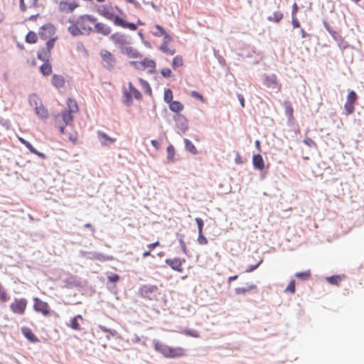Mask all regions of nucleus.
Masks as SVG:
<instances>
[{"label":"nucleus","mask_w":364,"mask_h":364,"mask_svg":"<svg viewBox=\"0 0 364 364\" xmlns=\"http://www.w3.org/2000/svg\"><path fill=\"white\" fill-rule=\"evenodd\" d=\"M94 255L95 256L92 255V258L94 259H97L101 262L111 261L114 259L113 256L112 255H105L97 252H95Z\"/></svg>","instance_id":"31"},{"label":"nucleus","mask_w":364,"mask_h":364,"mask_svg":"<svg viewBox=\"0 0 364 364\" xmlns=\"http://www.w3.org/2000/svg\"><path fill=\"white\" fill-rule=\"evenodd\" d=\"M25 41L27 43L29 44L36 43L38 41L37 34L33 31H28L26 36Z\"/></svg>","instance_id":"30"},{"label":"nucleus","mask_w":364,"mask_h":364,"mask_svg":"<svg viewBox=\"0 0 364 364\" xmlns=\"http://www.w3.org/2000/svg\"><path fill=\"white\" fill-rule=\"evenodd\" d=\"M37 58L43 63L50 62L51 58V52L47 51L45 48H42L41 50L37 53Z\"/></svg>","instance_id":"22"},{"label":"nucleus","mask_w":364,"mask_h":364,"mask_svg":"<svg viewBox=\"0 0 364 364\" xmlns=\"http://www.w3.org/2000/svg\"><path fill=\"white\" fill-rule=\"evenodd\" d=\"M159 49L164 53H166L168 55H173L174 53H175V50L173 49V50H171L169 49L168 47H167V44H165V43H162L160 47H159Z\"/></svg>","instance_id":"51"},{"label":"nucleus","mask_w":364,"mask_h":364,"mask_svg":"<svg viewBox=\"0 0 364 364\" xmlns=\"http://www.w3.org/2000/svg\"><path fill=\"white\" fill-rule=\"evenodd\" d=\"M124 95L126 98L125 101H124V104L127 106H131L133 103V100H132V97L130 93L128 92L127 91H124Z\"/></svg>","instance_id":"54"},{"label":"nucleus","mask_w":364,"mask_h":364,"mask_svg":"<svg viewBox=\"0 0 364 364\" xmlns=\"http://www.w3.org/2000/svg\"><path fill=\"white\" fill-rule=\"evenodd\" d=\"M164 100L166 103L169 104L173 100V92L171 89L167 88L164 90Z\"/></svg>","instance_id":"41"},{"label":"nucleus","mask_w":364,"mask_h":364,"mask_svg":"<svg viewBox=\"0 0 364 364\" xmlns=\"http://www.w3.org/2000/svg\"><path fill=\"white\" fill-rule=\"evenodd\" d=\"M95 31L97 33H101L104 36H107L111 33L112 29L109 26H107L106 24L98 22L95 23Z\"/></svg>","instance_id":"17"},{"label":"nucleus","mask_w":364,"mask_h":364,"mask_svg":"<svg viewBox=\"0 0 364 364\" xmlns=\"http://www.w3.org/2000/svg\"><path fill=\"white\" fill-rule=\"evenodd\" d=\"M257 288V286L255 284H246V286L244 287H237L235 289V294L237 295H241V294H245L247 292L253 290Z\"/></svg>","instance_id":"23"},{"label":"nucleus","mask_w":364,"mask_h":364,"mask_svg":"<svg viewBox=\"0 0 364 364\" xmlns=\"http://www.w3.org/2000/svg\"><path fill=\"white\" fill-rule=\"evenodd\" d=\"M166 151H167V161L168 162H170V163H174L176 159H175V149H174V146L172 145V144H169L168 146H167V149H166Z\"/></svg>","instance_id":"29"},{"label":"nucleus","mask_w":364,"mask_h":364,"mask_svg":"<svg viewBox=\"0 0 364 364\" xmlns=\"http://www.w3.org/2000/svg\"><path fill=\"white\" fill-rule=\"evenodd\" d=\"M185 334L187 336L193 337V338L199 337V333L196 331L193 330V329H186Z\"/></svg>","instance_id":"64"},{"label":"nucleus","mask_w":364,"mask_h":364,"mask_svg":"<svg viewBox=\"0 0 364 364\" xmlns=\"http://www.w3.org/2000/svg\"><path fill=\"white\" fill-rule=\"evenodd\" d=\"M157 290L158 287L156 285L144 284L139 287V294L143 298L152 300Z\"/></svg>","instance_id":"6"},{"label":"nucleus","mask_w":364,"mask_h":364,"mask_svg":"<svg viewBox=\"0 0 364 364\" xmlns=\"http://www.w3.org/2000/svg\"><path fill=\"white\" fill-rule=\"evenodd\" d=\"M9 296L4 287L0 283V301L5 303L9 300Z\"/></svg>","instance_id":"47"},{"label":"nucleus","mask_w":364,"mask_h":364,"mask_svg":"<svg viewBox=\"0 0 364 364\" xmlns=\"http://www.w3.org/2000/svg\"><path fill=\"white\" fill-rule=\"evenodd\" d=\"M78 282L76 280L75 277L73 276H70L67 278L65 280V286L68 288H72L73 287L78 286Z\"/></svg>","instance_id":"43"},{"label":"nucleus","mask_w":364,"mask_h":364,"mask_svg":"<svg viewBox=\"0 0 364 364\" xmlns=\"http://www.w3.org/2000/svg\"><path fill=\"white\" fill-rule=\"evenodd\" d=\"M28 102H29L30 105L31 107H34V109L39 107L41 104H42L41 99L35 93H33L29 96Z\"/></svg>","instance_id":"28"},{"label":"nucleus","mask_w":364,"mask_h":364,"mask_svg":"<svg viewBox=\"0 0 364 364\" xmlns=\"http://www.w3.org/2000/svg\"><path fill=\"white\" fill-rule=\"evenodd\" d=\"M173 119L175 121L176 127L180 131H181L183 133H185L188 130V121L183 115L181 114H176L174 115Z\"/></svg>","instance_id":"10"},{"label":"nucleus","mask_w":364,"mask_h":364,"mask_svg":"<svg viewBox=\"0 0 364 364\" xmlns=\"http://www.w3.org/2000/svg\"><path fill=\"white\" fill-rule=\"evenodd\" d=\"M153 343L155 350L161 353L165 358H178L184 355V350L181 347H170L156 340H154Z\"/></svg>","instance_id":"1"},{"label":"nucleus","mask_w":364,"mask_h":364,"mask_svg":"<svg viewBox=\"0 0 364 364\" xmlns=\"http://www.w3.org/2000/svg\"><path fill=\"white\" fill-rule=\"evenodd\" d=\"M73 112L67 109H63L61 111L60 115L55 117V123H57L59 118L63 121L65 125H69L70 122L73 121Z\"/></svg>","instance_id":"12"},{"label":"nucleus","mask_w":364,"mask_h":364,"mask_svg":"<svg viewBox=\"0 0 364 364\" xmlns=\"http://www.w3.org/2000/svg\"><path fill=\"white\" fill-rule=\"evenodd\" d=\"M140 65H142L143 70L146 68H156V62L149 58H144L140 62Z\"/></svg>","instance_id":"38"},{"label":"nucleus","mask_w":364,"mask_h":364,"mask_svg":"<svg viewBox=\"0 0 364 364\" xmlns=\"http://www.w3.org/2000/svg\"><path fill=\"white\" fill-rule=\"evenodd\" d=\"M18 140L22 144H23L32 153V151H33V149L35 148L33 146V145L28 141L26 140L25 139H23L22 137H19Z\"/></svg>","instance_id":"52"},{"label":"nucleus","mask_w":364,"mask_h":364,"mask_svg":"<svg viewBox=\"0 0 364 364\" xmlns=\"http://www.w3.org/2000/svg\"><path fill=\"white\" fill-rule=\"evenodd\" d=\"M85 18L91 23H95L97 21V18L95 16H93L92 15H89V14H85L80 17V20H81V21H82Z\"/></svg>","instance_id":"63"},{"label":"nucleus","mask_w":364,"mask_h":364,"mask_svg":"<svg viewBox=\"0 0 364 364\" xmlns=\"http://www.w3.org/2000/svg\"><path fill=\"white\" fill-rule=\"evenodd\" d=\"M183 63L182 57L181 55H176L173 58L171 65L173 69L176 70L177 68L182 66Z\"/></svg>","instance_id":"40"},{"label":"nucleus","mask_w":364,"mask_h":364,"mask_svg":"<svg viewBox=\"0 0 364 364\" xmlns=\"http://www.w3.org/2000/svg\"><path fill=\"white\" fill-rule=\"evenodd\" d=\"M79 320H83V318L80 314H77L75 317L72 318L68 326L75 331H80L81 328L79 323Z\"/></svg>","instance_id":"21"},{"label":"nucleus","mask_w":364,"mask_h":364,"mask_svg":"<svg viewBox=\"0 0 364 364\" xmlns=\"http://www.w3.org/2000/svg\"><path fill=\"white\" fill-rule=\"evenodd\" d=\"M102 66L108 70H112L116 65V58L107 50H102L100 52Z\"/></svg>","instance_id":"3"},{"label":"nucleus","mask_w":364,"mask_h":364,"mask_svg":"<svg viewBox=\"0 0 364 364\" xmlns=\"http://www.w3.org/2000/svg\"><path fill=\"white\" fill-rule=\"evenodd\" d=\"M156 28L159 31V32H154L153 34L155 36H161L166 33L164 28L159 24L155 26Z\"/></svg>","instance_id":"55"},{"label":"nucleus","mask_w":364,"mask_h":364,"mask_svg":"<svg viewBox=\"0 0 364 364\" xmlns=\"http://www.w3.org/2000/svg\"><path fill=\"white\" fill-rule=\"evenodd\" d=\"M184 144L186 151H189L192 154H196L198 153L197 149L191 140L184 139Z\"/></svg>","instance_id":"33"},{"label":"nucleus","mask_w":364,"mask_h":364,"mask_svg":"<svg viewBox=\"0 0 364 364\" xmlns=\"http://www.w3.org/2000/svg\"><path fill=\"white\" fill-rule=\"evenodd\" d=\"M165 262L171 267L173 270L178 272H183L182 260L180 258L166 259Z\"/></svg>","instance_id":"13"},{"label":"nucleus","mask_w":364,"mask_h":364,"mask_svg":"<svg viewBox=\"0 0 364 364\" xmlns=\"http://www.w3.org/2000/svg\"><path fill=\"white\" fill-rule=\"evenodd\" d=\"M22 334L24 337L31 343H38L39 339L38 337L33 333L32 330L28 327H22L21 328Z\"/></svg>","instance_id":"14"},{"label":"nucleus","mask_w":364,"mask_h":364,"mask_svg":"<svg viewBox=\"0 0 364 364\" xmlns=\"http://www.w3.org/2000/svg\"><path fill=\"white\" fill-rule=\"evenodd\" d=\"M191 96L193 98L199 100L201 102H204L203 96L200 93H199L198 92H197L196 90H193L191 92Z\"/></svg>","instance_id":"62"},{"label":"nucleus","mask_w":364,"mask_h":364,"mask_svg":"<svg viewBox=\"0 0 364 364\" xmlns=\"http://www.w3.org/2000/svg\"><path fill=\"white\" fill-rule=\"evenodd\" d=\"M98 139L102 145H108L115 141V139L110 137L103 132H97Z\"/></svg>","instance_id":"19"},{"label":"nucleus","mask_w":364,"mask_h":364,"mask_svg":"<svg viewBox=\"0 0 364 364\" xmlns=\"http://www.w3.org/2000/svg\"><path fill=\"white\" fill-rule=\"evenodd\" d=\"M110 20L113 21L114 24L115 26H120L124 28L127 21L120 17L119 16L114 14V16H112Z\"/></svg>","instance_id":"34"},{"label":"nucleus","mask_w":364,"mask_h":364,"mask_svg":"<svg viewBox=\"0 0 364 364\" xmlns=\"http://www.w3.org/2000/svg\"><path fill=\"white\" fill-rule=\"evenodd\" d=\"M354 104L355 103L350 102L348 101L346 102V103L344 105V107H345L346 112L348 114H350L354 112V110H355Z\"/></svg>","instance_id":"50"},{"label":"nucleus","mask_w":364,"mask_h":364,"mask_svg":"<svg viewBox=\"0 0 364 364\" xmlns=\"http://www.w3.org/2000/svg\"><path fill=\"white\" fill-rule=\"evenodd\" d=\"M129 92L134 95V97L137 100H140L142 98L141 93L133 85L132 82H129Z\"/></svg>","instance_id":"35"},{"label":"nucleus","mask_w":364,"mask_h":364,"mask_svg":"<svg viewBox=\"0 0 364 364\" xmlns=\"http://www.w3.org/2000/svg\"><path fill=\"white\" fill-rule=\"evenodd\" d=\"M139 81L141 85L142 86L143 89L144 90V92L148 95H151L152 91L149 82L142 78H139Z\"/></svg>","instance_id":"42"},{"label":"nucleus","mask_w":364,"mask_h":364,"mask_svg":"<svg viewBox=\"0 0 364 364\" xmlns=\"http://www.w3.org/2000/svg\"><path fill=\"white\" fill-rule=\"evenodd\" d=\"M27 304L28 301L25 298H15L14 301L10 304V309L14 314L22 315L25 313Z\"/></svg>","instance_id":"5"},{"label":"nucleus","mask_w":364,"mask_h":364,"mask_svg":"<svg viewBox=\"0 0 364 364\" xmlns=\"http://www.w3.org/2000/svg\"><path fill=\"white\" fill-rule=\"evenodd\" d=\"M285 292H289L291 294H294L296 291V281L294 279H291L288 286L285 289Z\"/></svg>","instance_id":"46"},{"label":"nucleus","mask_w":364,"mask_h":364,"mask_svg":"<svg viewBox=\"0 0 364 364\" xmlns=\"http://www.w3.org/2000/svg\"><path fill=\"white\" fill-rule=\"evenodd\" d=\"M326 281L333 285H338L341 281V277L340 275H333L326 277Z\"/></svg>","instance_id":"44"},{"label":"nucleus","mask_w":364,"mask_h":364,"mask_svg":"<svg viewBox=\"0 0 364 364\" xmlns=\"http://www.w3.org/2000/svg\"><path fill=\"white\" fill-rule=\"evenodd\" d=\"M95 252H87V251L80 250L79 251V256L81 257H83V258L88 259H94L92 258V255L95 256L94 255Z\"/></svg>","instance_id":"48"},{"label":"nucleus","mask_w":364,"mask_h":364,"mask_svg":"<svg viewBox=\"0 0 364 364\" xmlns=\"http://www.w3.org/2000/svg\"><path fill=\"white\" fill-rule=\"evenodd\" d=\"M39 69L43 76H49L52 73V65L50 62L43 63Z\"/></svg>","instance_id":"26"},{"label":"nucleus","mask_w":364,"mask_h":364,"mask_svg":"<svg viewBox=\"0 0 364 364\" xmlns=\"http://www.w3.org/2000/svg\"><path fill=\"white\" fill-rule=\"evenodd\" d=\"M239 55L242 58H251L253 63H258L261 59L254 48L241 50Z\"/></svg>","instance_id":"9"},{"label":"nucleus","mask_w":364,"mask_h":364,"mask_svg":"<svg viewBox=\"0 0 364 364\" xmlns=\"http://www.w3.org/2000/svg\"><path fill=\"white\" fill-rule=\"evenodd\" d=\"M103 9L100 12V14L106 17L108 19H111L112 16H114V14L109 11V10L105 6H102Z\"/></svg>","instance_id":"56"},{"label":"nucleus","mask_w":364,"mask_h":364,"mask_svg":"<svg viewBox=\"0 0 364 364\" xmlns=\"http://www.w3.org/2000/svg\"><path fill=\"white\" fill-rule=\"evenodd\" d=\"M264 85L270 88L277 89L278 88V82L277 77L274 74L269 75L265 76Z\"/></svg>","instance_id":"18"},{"label":"nucleus","mask_w":364,"mask_h":364,"mask_svg":"<svg viewBox=\"0 0 364 364\" xmlns=\"http://www.w3.org/2000/svg\"><path fill=\"white\" fill-rule=\"evenodd\" d=\"M35 113L41 119H46L49 116L48 109L43 104H41L39 107L35 109Z\"/></svg>","instance_id":"24"},{"label":"nucleus","mask_w":364,"mask_h":364,"mask_svg":"<svg viewBox=\"0 0 364 364\" xmlns=\"http://www.w3.org/2000/svg\"><path fill=\"white\" fill-rule=\"evenodd\" d=\"M262 262H263V259H262L256 264L250 265L247 267V269L245 270V272H247V273L252 272L253 271H255L259 267V265L262 263Z\"/></svg>","instance_id":"57"},{"label":"nucleus","mask_w":364,"mask_h":364,"mask_svg":"<svg viewBox=\"0 0 364 364\" xmlns=\"http://www.w3.org/2000/svg\"><path fill=\"white\" fill-rule=\"evenodd\" d=\"M78 6L79 4L76 2L69 3L65 1H62L59 3V10L61 12H65L67 14L73 12V11Z\"/></svg>","instance_id":"11"},{"label":"nucleus","mask_w":364,"mask_h":364,"mask_svg":"<svg viewBox=\"0 0 364 364\" xmlns=\"http://www.w3.org/2000/svg\"><path fill=\"white\" fill-rule=\"evenodd\" d=\"M120 50L122 53L126 54L129 58H136L141 57L138 50L132 47L122 46Z\"/></svg>","instance_id":"15"},{"label":"nucleus","mask_w":364,"mask_h":364,"mask_svg":"<svg viewBox=\"0 0 364 364\" xmlns=\"http://www.w3.org/2000/svg\"><path fill=\"white\" fill-rule=\"evenodd\" d=\"M252 164L255 169L262 171L264 168V162L262 155L259 153L253 155Z\"/></svg>","instance_id":"16"},{"label":"nucleus","mask_w":364,"mask_h":364,"mask_svg":"<svg viewBox=\"0 0 364 364\" xmlns=\"http://www.w3.org/2000/svg\"><path fill=\"white\" fill-rule=\"evenodd\" d=\"M161 75L165 77V78H168V77H171L172 75V71L170 68H163L161 70Z\"/></svg>","instance_id":"58"},{"label":"nucleus","mask_w":364,"mask_h":364,"mask_svg":"<svg viewBox=\"0 0 364 364\" xmlns=\"http://www.w3.org/2000/svg\"><path fill=\"white\" fill-rule=\"evenodd\" d=\"M33 310L36 312L41 313L44 316H49L50 314L48 304L38 297L33 298Z\"/></svg>","instance_id":"4"},{"label":"nucleus","mask_w":364,"mask_h":364,"mask_svg":"<svg viewBox=\"0 0 364 364\" xmlns=\"http://www.w3.org/2000/svg\"><path fill=\"white\" fill-rule=\"evenodd\" d=\"M295 277L301 281H307L311 277V272L309 270L296 272Z\"/></svg>","instance_id":"39"},{"label":"nucleus","mask_w":364,"mask_h":364,"mask_svg":"<svg viewBox=\"0 0 364 364\" xmlns=\"http://www.w3.org/2000/svg\"><path fill=\"white\" fill-rule=\"evenodd\" d=\"M65 82V79L62 75H59L57 74L53 75L51 83L55 87L58 89L62 88L64 87Z\"/></svg>","instance_id":"20"},{"label":"nucleus","mask_w":364,"mask_h":364,"mask_svg":"<svg viewBox=\"0 0 364 364\" xmlns=\"http://www.w3.org/2000/svg\"><path fill=\"white\" fill-rule=\"evenodd\" d=\"M169 105V109L173 112H176L177 114H179L180 112H181L183 109V105L177 100H173L171 102Z\"/></svg>","instance_id":"25"},{"label":"nucleus","mask_w":364,"mask_h":364,"mask_svg":"<svg viewBox=\"0 0 364 364\" xmlns=\"http://www.w3.org/2000/svg\"><path fill=\"white\" fill-rule=\"evenodd\" d=\"M58 39L57 36H55L54 38H50L49 39H47V42L46 43V48H44L46 50H47L48 53L51 52V50L55 46V43L56 40Z\"/></svg>","instance_id":"45"},{"label":"nucleus","mask_w":364,"mask_h":364,"mask_svg":"<svg viewBox=\"0 0 364 364\" xmlns=\"http://www.w3.org/2000/svg\"><path fill=\"white\" fill-rule=\"evenodd\" d=\"M323 24L326 31L337 43L338 46L341 50H343L349 47L348 42L346 41L337 31H334L326 21H323Z\"/></svg>","instance_id":"2"},{"label":"nucleus","mask_w":364,"mask_h":364,"mask_svg":"<svg viewBox=\"0 0 364 364\" xmlns=\"http://www.w3.org/2000/svg\"><path fill=\"white\" fill-rule=\"evenodd\" d=\"M77 23L80 25V29L85 31V34L89 35L92 31V27L86 26L82 22H80V20L77 21Z\"/></svg>","instance_id":"53"},{"label":"nucleus","mask_w":364,"mask_h":364,"mask_svg":"<svg viewBox=\"0 0 364 364\" xmlns=\"http://www.w3.org/2000/svg\"><path fill=\"white\" fill-rule=\"evenodd\" d=\"M283 14L280 11H275L273 13L272 16H269L267 17V20L269 21H274L275 23H279L283 18Z\"/></svg>","instance_id":"37"},{"label":"nucleus","mask_w":364,"mask_h":364,"mask_svg":"<svg viewBox=\"0 0 364 364\" xmlns=\"http://www.w3.org/2000/svg\"><path fill=\"white\" fill-rule=\"evenodd\" d=\"M195 220L198 226V232H203V228L204 226L203 220L200 218H196Z\"/></svg>","instance_id":"61"},{"label":"nucleus","mask_w":364,"mask_h":364,"mask_svg":"<svg viewBox=\"0 0 364 364\" xmlns=\"http://www.w3.org/2000/svg\"><path fill=\"white\" fill-rule=\"evenodd\" d=\"M109 38L114 43L119 45L120 47L125 46L126 45L131 43L130 37L122 33H113L109 37Z\"/></svg>","instance_id":"8"},{"label":"nucleus","mask_w":364,"mask_h":364,"mask_svg":"<svg viewBox=\"0 0 364 364\" xmlns=\"http://www.w3.org/2000/svg\"><path fill=\"white\" fill-rule=\"evenodd\" d=\"M198 242L200 245H207L208 240L203 235V232H198Z\"/></svg>","instance_id":"60"},{"label":"nucleus","mask_w":364,"mask_h":364,"mask_svg":"<svg viewBox=\"0 0 364 364\" xmlns=\"http://www.w3.org/2000/svg\"><path fill=\"white\" fill-rule=\"evenodd\" d=\"M285 105H286V110H285L286 115L288 117H291L293 115L294 109H293L292 107L291 106V105L289 104V102H285Z\"/></svg>","instance_id":"59"},{"label":"nucleus","mask_w":364,"mask_h":364,"mask_svg":"<svg viewBox=\"0 0 364 364\" xmlns=\"http://www.w3.org/2000/svg\"><path fill=\"white\" fill-rule=\"evenodd\" d=\"M66 102L68 107V109H67L68 110H70L72 112H77L78 110L77 104L75 100L68 97Z\"/></svg>","instance_id":"36"},{"label":"nucleus","mask_w":364,"mask_h":364,"mask_svg":"<svg viewBox=\"0 0 364 364\" xmlns=\"http://www.w3.org/2000/svg\"><path fill=\"white\" fill-rule=\"evenodd\" d=\"M38 33L40 38L44 41L54 38L53 36L55 33V28L52 23H48L40 27Z\"/></svg>","instance_id":"7"},{"label":"nucleus","mask_w":364,"mask_h":364,"mask_svg":"<svg viewBox=\"0 0 364 364\" xmlns=\"http://www.w3.org/2000/svg\"><path fill=\"white\" fill-rule=\"evenodd\" d=\"M68 30L69 33L74 37L84 34L80 28V25L77 23H72L70 26H68Z\"/></svg>","instance_id":"27"},{"label":"nucleus","mask_w":364,"mask_h":364,"mask_svg":"<svg viewBox=\"0 0 364 364\" xmlns=\"http://www.w3.org/2000/svg\"><path fill=\"white\" fill-rule=\"evenodd\" d=\"M120 280V276L117 274H111L107 277V287L109 290H111L109 284H116Z\"/></svg>","instance_id":"32"},{"label":"nucleus","mask_w":364,"mask_h":364,"mask_svg":"<svg viewBox=\"0 0 364 364\" xmlns=\"http://www.w3.org/2000/svg\"><path fill=\"white\" fill-rule=\"evenodd\" d=\"M358 100V95L356 92L354 90L349 91L348 96H347V100L348 102L355 103V102Z\"/></svg>","instance_id":"49"}]
</instances>
